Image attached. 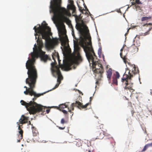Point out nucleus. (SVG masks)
<instances>
[{
    "mask_svg": "<svg viewBox=\"0 0 152 152\" xmlns=\"http://www.w3.org/2000/svg\"><path fill=\"white\" fill-rule=\"evenodd\" d=\"M138 46L133 45L132 46V51L134 53H136L138 51Z\"/></svg>",
    "mask_w": 152,
    "mask_h": 152,
    "instance_id": "obj_19",
    "label": "nucleus"
},
{
    "mask_svg": "<svg viewBox=\"0 0 152 152\" xmlns=\"http://www.w3.org/2000/svg\"><path fill=\"white\" fill-rule=\"evenodd\" d=\"M50 110L49 109H46V111L47 112V113H48L50 111Z\"/></svg>",
    "mask_w": 152,
    "mask_h": 152,
    "instance_id": "obj_38",
    "label": "nucleus"
},
{
    "mask_svg": "<svg viewBox=\"0 0 152 152\" xmlns=\"http://www.w3.org/2000/svg\"><path fill=\"white\" fill-rule=\"evenodd\" d=\"M129 29L128 30L127 32H128V31H129Z\"/></svg>",
    "mask_w": 152,
    "mask_h": 152,
    "instance_id": "obj_45",
    "label": "nucleus"
},
{
    "mask_svg": "<svg viewBox=\"0 0 152 152\" xmlns=\"http://www.w3.org/2000/svg\"><path fill=\"white\" fill-rule=\"evenodd\" d=\"M151 23H146L145 24H144L143 26H146L147 27L148 26V25H151Z\"/></svg>",
    "mask_w": 152,
    "mask_h": 152,
    "instance_id": "obj_36",
    "label": "nucleus"
},
{
    "mask_svg": "<svg viewBox=\"0 0 152 152\" xmlns=\"http://www.w3.org/2000/svg\"><path fill=\"white\" fill-rule=\"evenodd\" d=\"M87 151H88V152H91V151L90 150H89V149H88V150L87 149H86V151H85V152H86Z\"/></svg>",
    "mask_w": 152,
    "mask_h": 152,
    "instance_id": "obj_39",
    "label": "nucleus"
},
{
    "mask_svg": "<svg viewBox=\"0 0 152 152\" xmlns=\"http://www.w3.org/2000/svg\"><path fill=\"white\" fill-rule=\"evenodd\" d=\"M123 50V48H122L121 50V52Z\"/></svg>",
    "mask_w": 152,
    "mask_h": 152,
    "instance_id": "obj_42",
    "label": "nucleus"
},
{
    "mask_svg": "<svg viewBox=\"0 0 152 152\" xmlns=\"http://www.w3.org/2000/svg\"><path fill=\"white\" fill-rule=\"evenodd\" d=\"M61 0H53L50 2V12L53 14L52 19L54 22L60 19L65 21H69L66 16L71 15V14L69 11L61 7Z\"/></svg>",
    "mask_w": 152,
    "mask_h": 152,
    "instance_id": "obj_3",
    "label": "nucleus"
},
{
    "mask_svg": "<svg viewBox=\"0 0 152 152\" xmlns=\"http://www.w3.org/2000/svg\"><path fill=\"white\" fill-rule=\"evenodd\" d=\"M61 111L63 112V113L65 114H67V111L65 110H61Z\"/></svg>",
    "mask_w": 152,
    "mask_h": 152,
    "instance_id": "obj_30",
    "label": "nucleus"
},
{
    "mask_svg": "<svg viewBox=\"0 0 152 152\" xmlns=\"http://www.w3.org/2000/svg\"><path fill=\"white\" fill-rule=\"evenodd\" d=\"M120 56H121V57L123 58V60H124V62L125 63H126V59H127L126 58V57H125V56H124L123 57H122V53L121 52L120 53Z\"/></svg>",
    "mask_w": 152,
    "mask_h": 152,
    "instance_id": "obj_26",
    "label": "nucleus"
},
{
    "mask_svg": "<svg viewBox=\"0 0 152 152\" xmlns=\"http://www.w3.org/2000/svg\"><path fill=\"white\" fill-rule=\"evenodd\" d=\"M134 5L135 8L137 10H139L140 9V7L137 4H135Z\"/></svg>",
    "mask_w": 152,
    "mask_h": 152,
    "instance_id": "obj_28",
    "label": "nucleus"
},
{
    "mask_svg": "<svg viewBox=\"0 0 152 152\" xmlns=\"http://www.w3.org/2000/svg\"><path fill=\"white\" fill-rule=\"evenodd\" d=\"M128 65L129 66V67L127 68L129 70V75L126 74L124 75L121 79L122 84L125 90H129L132 93L135 90L133 88V83L130 81L133 76L130 72H131L133 74L135 75L139 73V70L138 68L136 67L135 65L130 63H128Z\"/></svg>",
    "mask_w": 152,
    "mask_h": 152,
    "instance_id": "obj_6",
    "label": "nucleus"
},
{
    "mask_svg": "<svg viewBox=\"0 0 152 152\" xmlns=\"http://www.w3.org/2000/svg\"><path fill=\"white\" fill-rule=\"evenodd\" d=\"M22 125L23 124H22L21 125H20V127L22 126ZM19 125H20V124H19ZM20 128L21 129V128Z\"/></svg>",
    "mask_w": 152,
    "mask_h": 152,
    "instance_id": "obj_43",
    "label": "nucleus"
},
{
    "mask_svg": "<svg viewBox=\"0 0 152 152\" xmlns=\"http://www.w3.org/2000/svg\"><path fill=\"white\" fill-rule=\"evenodd\" d=\"M113 76L115 78L118 79L119 78L120 76L119 73L118 72H115V74H114Z\"/></svg>",
    "mask_w": 152,
    "mask_h": 152,
    "instance_id": "obj_22",
    "label": "nucleus"
},
{
    "mask_svg": "<svg viewBox=\"0 0 152 152\" xmlns=\"http://www.w3.org/2000/svg\"><path fill=\"white\" fill-rule=\"evenodd\" d=\"M45 93L42 94H37L33 90L28 94V95L32 96H34V97L32 99V101H30L29 102L27 103L23 100L20 101L21 104L25 106L27 110L29 112L30 114H35L36 113L41 112L42 113L45 111L46 107L41 104H38L34 102L37 98L40 96L43 95Z\"/></svg>",
    "mask_w": 152,
    "mask_h": 152,
    "instance_id": "obj_5",
    "label": "nucleus"
},
{
    "mask_svg": "<svg viewBox=\"0 0 152 152\" xmlns=\"http://www.w3.org/2000/svg\"><path fill=\"white\" fill-rule=\"evenodd\" d=\"M140 35H137L134 39V45L137 46H140Z\"/></svg>",
    "mask_w": 152,
    "mask_h": 152,
    "instance_id": "obj_16",
    "label": "nucleus"
},
{
    "mask_svg": "<svg viewBox=\"0 0 152 152\" xmlns=\"http://www.w3.org/2000/svg\"><path fill=\"white\" fill-rule=\"evenodd\" d=\"M58 31L62 35L60 39L61 45L62 46L65 47L67 45L68 40L67 37L65 33L64 29L61 28L60 30H58Z\"/></svg>",
    "mask_w": 152,
    "mask_h": 152,
    "instance_id": "obj_13",
    "label": "nucleus"
},
{
    "mask_svg": "<svg viewBox=\"0 0 152 152\" xmlns=\"http://www.w3.org/2000/svg\"><path fill=\"white\" fill-rule=\"evenodd\" d=\"M68 8L69 9L72 10L73 12H75L76 11L75 6L74 4H72L68 5Z\"/></svg>",
    "mask_w": 152,
    "mask_h": 152,
    "instance_id": "obj_18",
    "label": "nucleus"
},
{
    "mask_svg": "<svg viewBox=\"0 0 152 152\" xmlns=\"http://www.w3.org/2000/svg\"><path fill=\"white\" fill-rule=\"evenodd\" d=\"M32 56V59L28 60L26 65V68L28 70V78L26 79V83L28 84L30 87L28 88L26 86L24 87L26 90L24 93L26 95H28L31 91L34 90L38 77L37 70L33 64L34 57Z\"/></svg>",
    "mask_w": 152,
    "mask_h": 152,
    "instance_id": "obj_2",
    "label": "nucleus"
},
{
    "mask_svg": "<svg viewBox=\"0 0 152 152\" xmlns=\"http://www.w3.org/2000/svg\"><path fill=\"white\" fill-rule=\"evenodd\" d=\"M107 77L108 81L110 82L111 80L112 75V70L110 68L106 71Z\"/></svg>",
    "mask_w": 152,
    "mask_h": 152,
    "instance_id": "obj_17",
    "label": "nucleus"
},
{
    "mask_svg": "<svg viewBox=\"0 0 152 152\" xmlns=\"http://www.w3.org/2000/svg\"><path fill=\"white\" fill-rule=\"evenodd\" d=\"M117 79L114 77H113L112 81L113 83L115 84L116 85H118Z\"/></svg>",
    "mask_w": 152,
    "mask_h": 152,
    "instance_id": "obj_21",
    "label": "nucleus"
},
{
    "mask_svg": "<svg viewBox=\"0 0 152 152\" xmlns=\"http://www.w3.org/2000/svg\"><path fill=\"white\" fill-rule=\"evenodd\" d=\"M58 83H57L55 87L53 88L54 89L56 88H57L59 86V84L61 83V82H57Z\"/></svg>",
    "mask_w": 152,
    "mask_h": 152,
    "instance_id": "obj_29",
    "label": "nucleus"
},
{
    "mask_svg": "<svg viewBox=\"0 0 152 152\" xmlns=\"http://www.w3.org/2000/svg\"><path fill=\"white\" fill-rule=\"evenodd\" d=\"M90 102L87 103L85 105H83V104L80 102L76 101L75 103H73L71 104V108L72 110H74V107H77L80 109H85V110H87V109L86 108L87 107L91 104V102L92 99V97H91L90 98Z\"/></svg>",
    "mask_w": 152,
    "mask_h": 152,
    "instance_id": "obj_11",
    "label": "nucleus"
},
{
    "mask_svg": "<svg viewBox=\"0 0 152 152\" xmlns=\"http://www.w3.org/2000/svg\"><path fill=\"white\" fill-rule=\"evenodd\" d=\"M58 63H59V64H60V61H59V57H58Z\"/></svg>",
    "mask_w": 152,
    "mask_h": 152,
    "instance_id": "obj_40",
    "label": "nucleus"
},
{
    "mask_svg": "<svg viewBox=\"0 0 152 152\" xmlns=\"http://www.w3.org/2000/svg\"><path fill=\"white\" fill-rule=\"evenodd\" d=\"M37 42L38 45V47L37 46L36 44L34 45V48H33L34 51V53H37L39 52L40 50H41V51H42V48L43 46V44L42 39L41 38L40 39L38 38L37 40Z\"/></svg>",
    "mask_w": 152,
    "mask_h": 152,
    "instance_id": "obj_14",
    "label": "nucleus"
},
{
    "mask_svg": "<svg viewBox=\"0 0 152 152\" xmlns=\"http://www.w3.org/2000/svg\"><path fill=\"white\" fill-rule=\"evenodd\" d=\"M147 145H148V147H152V142L147 144Z\"/></svg>",
    "mask_w": 152,
    "mask_h": 152,
    "instance_id": "obj_33",
    "label": "nucleus"
},
{
    "mask_svg": "<svg viewBox=\"0 0 152 152\" xmlns=\"http://www.w3.org/2000/svg\"><path fill=\"white\" fill-rule=\"evenodd\" d=\"M103 127L102 124L99 125L97 126V128L95 129L94 136L95 137L96 139H101L104 137L103 132L101 128V127L103 128Z\"/></svg>",
    "mask_w": 152,
    "mask_h": 152,
    "instance_id": "obj_12",
    "label": "nucleus"
},
{
    "mask_svg": "<svg viewBox=\"0 0 152 152\" xmlns=\"http://www.w3.org/2000/svg\"><path fill=\"white\" fill-rule=\"evenodd\" d=\"M72 35L73 37L74 38L76 39V38H75V37L74 31L73 30L72 31Z\"/></svg>",
    "mask_w": 152,
    "mask_h": 152,
    "instance_id": "obj_31",
    "label": "nucleus"
},
{
    "mask_svg": "<svg viewBox=\"0 0 152 152\" xmlns=\"http://www.w3.org/2000/svg\"><path fill=\"white\" fill-rule=\"evenodd\" d=\"M148 148V145L147 144L144 147V148H143V149L142 150V151H144L145 150H146Z\"/></svg>",
    "mask_w": 152,
    "mask_h": 152,
    "instance_id": "obj_27",
    "label": "nucleus"
},
{
    "mask_svg": "<svg viewBox=\"0 0 152 152\" xmlns=\"http://www.w3.org/2000/svg\"><path fill=\"white\" fill-rule=\"evenodd\" d=\"M58 107V109L60 110H63V109L65 108H67L69 112L70 113H71V110H72L71 108V106H70V107H68V105L65 104H61L60 105H59V107Z\"/></svg>",
    "mask_w": 152,
    "mask_h": 152,
    "instance_id": "obj_15",
    "label": "nucleus"
},
{
    "mask_svg": "<svg viewBox=\"0 0 152 152\" xmlns=\"http://www.w3.org/2000/svg\"><path fill=\"white\" fill-rule=\"evenodd\" d=\"M28 117H26L24 115H22L21 118L19 120V122L17 123V124L18 126V129L19 130L18 132L20 135V140L23 138V131L20 128V125L19 124H23L27 123L28 120Z\"/></svg>",
    "mask_w": 152,
    "mask_h": 152,
    "instance_id": "obj_10",
    "label": "nucleus"
},
{
    "mask_svg": "<svg viewBox=\"0 0 152 152\" xmlns=\"http://www.w3.org/2000/svg\"><path fill=\"white\" fill-rule=\"evenodd\" d=\"M80 49V48L77 44H74L75 54L74 55L73 61L74 63L77 64H78L82 62L83 60V59L79 52Z\"/></svg>",
    "mask_w": 152,
    "mask_h": 152,
    "instance_id": "obj_9",
    "label": "nucleus"
},
{
    "mask_svg": "<svg viewBox=\"0 0 152 152\" xmlns=\"http://www.w3.org/2000/svg\"><path fill=\"white\" fill-rule=\"evenodd\" d=\"M77 27L80 30V31H82V29L80 25H79Z\"/></svg>",
    "mask_w": 152,
    "mask_h": 152,
    "instance_id": "obj_34",
    "label": "nucleus"
},
{
    "mask_svg": "<svg viewBox=\"0 0 152 152\" xmlns=\"http://www.w3.org/2000/svg\"><path fill=\"white\" fill-rule=\"evenodd\" d=\"M136 3L138 4H142L139 0H135V2H132V5H134L136 4Z\"/></svg>",
    "mask_w": 152,
    "mask_h": 152,
    "instance_id": "obj_23",
    "label": "nucleus"
},
{
    "mask_svg": "<svg viewBox=\"0 0 152 152\" xmlns=\"http://www.w3.org/2000/svg\"><path fill=\"white\" fill-rule=\"evenodd\" d=\"M29 124H30V125L31 124V123L30 121H29Z\"/></svg>",
    "mask_w": 152,
    "mask_h": 152,
    "instance_id": "obj_41",
    "label": "nucleus"
},
{
    "mask_svg": "<svg viewBox=\"0 0 152 152\" xmlns=\"http://www.w3.org/2000/svg\"><path fill=\"white\" fill-rule=\"evenodd\" d=\"M87 39L88 40L89 42H84L82 44V47L86 53L87 59L89 61L91 60L93 64V70L96 73L95 78L96 81V83L99 84V81L102 80V74L104 72V69L101 64L94 61V56L96 57L91 45V38L89 35L86 36Z\"/></svg>",
    "mask_w": 152,
    "mask_h": 152,
    "instance_id": "obj_1",
    "label": "nucleus"
},
{
    "mask_svg": "<svg viewBox=\"0 0 152 152\" xmlns=\"http://www.w3.org/2000/svg\"><path fill=\"white\" fill-rule=\"evenodd\" d=\"M45 53V52H44L43 51H41V50H40L39 52L37 53H32L31 54V58H28V60L32 59V56H33L34 57L33 64L35 66L34 63L35 61V58L37 56V55H38L39 56L41 60L45 63L48 60H50L51 59L50 57L47 55Z\"/></svg>",
    "mask_w": 152,
    "mask_h": 152,
    "instance_id": "obj_8",
    "label": "nucleus"
},
{
    "mask_svg": "<svg viewBox=\"0 0 152 152\" xmlns=\"http://www.w3.org/2000/svg\"><path fill=\"white\" fill-rule=\"evenodd\" d=\"M58 128L60 129H61V130H63V129H64L65 128V127H60V126H58Z\"/></svg>",
    "mask_w": 152,
    "mask_h": 152,
    "instance_id": "obj_32",
    "label": "nucleus"
},
{
    "mask_svg": "<svg viewBox=\"0 0 152 152\" xmlns=\"http://www.w3.org/2000/svg\"><path fill=\"white\" fill-rule=\"evenodd\" d=\"M151 28H149V30L148 31H147L145 33H144L143 34L142 33V34H140V35L145 36V35L148 34L149 33V31L151 30Z\"/></svg>",
    "mask_w": 152,
    "mask_h": 152,
    "instance_id": "obj_25",
    "label": "nucleus"
},
{
    "mask_svg": "<svg viewBox=\"0 0 152 152\" xmlns=\"http://www.w3.org/2000/svg\"><path fill=\"white\" fill-rule=\"evenodd\" d=\"M78 7L79 8V10L81 12L82 11V8L80 7L79 5H78Z\"/></svg>",
    "mask_w": 152,
    "mask_h": 152,
    "instance_id": "obj_37",
    "label": "nucleus"
},
{
    "mask_svg": "<svg viewBox=\"0 0 152 152\" xmlns=\"http://www.w3.org/2000/svg\"><path fill=\"white\" fill-rule=\"evenodd\" d=\"M52 58L55 62H52L51 63V70L52 74L53 76L55 77H56L58 76L57 81L61 82V80L63 79V77L60 71L59 67L55 65L57 63L53 56H52Z\"/></svg>",
    "mask_w": 152,
    "mask_h": 152,
    "instance_id": "obj_7",
    "label": "nucleus"
},
{
    "mask_svg": "<svg viewBox=\"0 0 152 152\" xmlns=\"http://www.w3.org/2000/svg\"><path fill=\"white\" fill-rule=\"evenodd\" d=\"M20 140H18V142H20Z\"/></svg>",
    "mask_w": 152,
    "mask_h": 152,
    "instance_id": "obj_44",
    "label": "nucleus"
},
{
    "mask_svg": "<svg viewBox=\"0 0 152 152\" xmlns=\"http://www.w3.org/2000/svg\"><path fill=\"white\" fill-rule=\"evenodd\" d=\"M39 27L37 28L35 26L34 29L36 34H35L36 39L37 35H39L38 34L41 35L42 39L45 40V47L48 49H52L54 48L55 45L57 44V41L56 40H51L49 36V33L51 31L50 28L48 26V24L44 21L40 26L38 24Z\"/></svg>",
    "mask_w": 152,
    "mask_h": 152,
    "instance_id": "obj_4",
    "label": "nucleus"
},
{
    "mask_svg": "<svg viewBox=\"0 0 152 152\" xmlns=\"http://www.w3.org/2000/svg\"><path fill=\"white\" fill-rule=\"evenodd\" d=\"M131 112L132 114V116H134V113H135V112L134 111V110H132L131 111Z\"/></svg>",
    "mask_w": 152,
    "mask_h": 152,
    "instance_id": "obj_35",
    "label": "nucleus"
},
{
    "mask_svg": "<svg viewBox=\"0 0 152 152\" xmlns=\"http://www.w3.org/2000/svg\"><path fill=\"white\" fill-rule=\"evenodd\" d=\"M151 17L150 16L148 17H142L141 18V20L142 21H146L147 22L148 20L151 19Z\"/></svg>",
    "mask_w": 152,
    "mask_h": 152,
    "instance_id": "obj_20",
    "label": "nucleus"
},
{
    "mask_svg": "<svg viewBox=\"0 0 152 152\" xmlns=\"http://www.w3.org/2000/svg\"><path fill=\"white\" fill-rule=\"evenodd\" d=\"M68 121L65 120L64 118L61 119V124H66L67 123Z\"/></svg>",
    "mask_w": 152,
    "mask_h": 152,
    "instance_id": "obj_24",
    "label": "nucleus"
}]
</instances>
